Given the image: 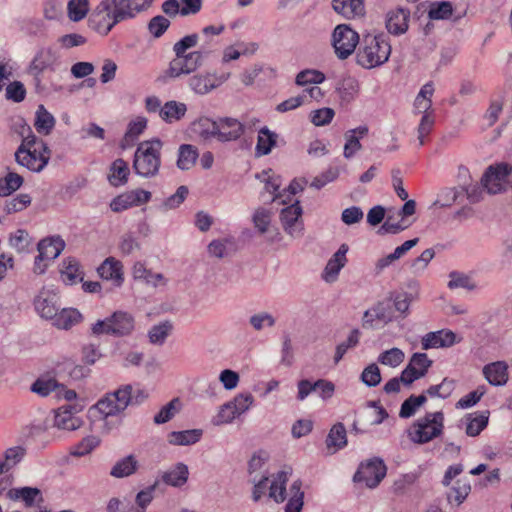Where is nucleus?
Wrapping results in <instances>:
<instances>
[{
	"label": "nucleus",
	"instance_id": "f257e3e1",
	"mask_svg": "<svg viewBox=\"0 0 512 512\" xmlns=\"http://www.w3.org/2000/svg\"><path fill=\"white\" fill-rule=\"evenodd\" d=\"M153 0H100L89 16V26L107 36L119 23L135 18L150 7Z\"/></svg>",
	"mask_w": 512,
	"mask_h": 512
},
{
	"label": "nucleus",
	"instance_id": "f03ea898",
	"mask_svg": "<svg viewBox=\"0 0 512 512\" xmlns=\"http://www.w3.org/2000/svg\"><path fill=\"white\" fill-rule=\"evenodd\" d=\"M199 42L197 33L189 34L181 38L173 45L175 58H173L168 68L164 71L163 77L177 78L181 75H187L197 70L206 60L197 50L187 52L188 49L195 47Z\"/></svg>",
	"mask_w": 512,
	"mask_h": 512
},
{
	"label": "nucleus",
	"instance_id": "7ed1b4c3",
	"mask_svg": "<svg viewBox=\"0 0 512 512\" xmlns=\"http://www.w3.org/2000/svg\"><path fill=\"white\" fill-rule=\"evenodd\" d=\"M391 55V44L384 33L366 34L356 54V62L365 69L386 63Z\"/></svg>",
	"mask_w": 512,
	"mask_h": 512
},
{
	"label": "nucleus",
	"instance_id": "20e7f679",
	"mask_svg": "<svg viewBox=\"0 0 512 512\" xmlns=\"http://www.w3.org/2000/svg\"><path fill=\"white\" fill-rule=\"evenodd\" d=\"M162 142L158 139L141 142L134 155L135 172L146 178L157 175L161 165Z\"/></svg>",
	"mask_w": 512,
	"mask_h": 512
},
{
	"label": "nucleus",
	"instance_id": "39448f33",
	"mask_svg": "<svg viewBox=\"0 0 512 512\" xmlns=\"http://www.w3.org/2000/svg\"><path fill=\"white\" fill-rule=\"evenodd\" d=\"M444 429V414L441 411L429 412L417 419L407 431L410 440L425 444L440 436Z\"/></svg>",
	"mask_w": 512,
	"mask_h": 512
},
{
	"label": "nucleus",
	"instance_id": "423d86ee",
	"mask_svg": "<svg viewBox=\"0 0 512 512\" xmlns=\"http://www.w3.org/2000/svg\"><path fill=\"white\" fill-rule=\"evenodd\" d=\"M132 402V386L127 384L119 387L116 391L108 393L100 399L89 413L92 417L100 414L103 419L123 412Z\"/></svg>",
	"mask_w": 512,
	"mask_h": 512
},
{
	"label": "nucleus",
	"instance_id": "0eeeda50",
	"mask_svg": "<svg viewBox=\"0 0 512 512\" xmlns=\"http://www.w3.org/2000/svg\"><path fill=\"white\" fill-rule=\"evenodd\" d=\"M360 42L359 34L348 24H339L332 33V45L336 56L345 60L352 55Z\"/></svg>",
	"mask_w": 512,
	"mask_h": 512
},
{
	"label": "nucleus",
	"instance_id": "6e6552de",
	"mask_svg": "<svg viewBox=\"0 0 512 512\" xmlns=\"http://www.w3.org/2000/svg\"><path fill=\"white\" fill-rule=\"evenodd\" d=\"M387 473V466L383 459L373 457L362 462L353 476L354 482H363L368 488H376L384 479Z\"/></svg>",
	"mask_w": 512,
	"mask_h": 512
},
{
	"label": "nucleus",
	"instance_id": "1a4fd4ad",
	"mask_svg": "<svg viewBox=\"0 0 512 512\" xmlns=\"http://www.w3.org/2000/svg\"><path fill=\"white\" fill-rule=\"evenodd\" d=\"M224 25H208L202 28L199 36L198 53L207 61L219 55L222 48V32Z\"/></svg>",
	"mask_w": 512,
	"mask_h": 512
},
{
	"label": "nucleus",
	"instance_id": "9d476101",
	"mask_svg": "<svg viewBox=\"0 0 512 512\" xmlns=\"http://www.w3.org/2000/svg\"><path fill=\"white\" fill-rule=\"evenodd\" d=\"M40 148L35 147L33 150L17 149L15 152L16 162L27 169L40 172L48 164L51 151L46 143H39Z\"/></svg>",
	"mask_w": 512,
	"mask_h": 512
},
{
	"label": "nucleus",
	"instance_id": "9b49d317",
	"mask_svg": "<svg viewBox=\"0 0 512 512\" xmlns=\"http://www.w3.org/2000/svg\"><path fill=\"white\" fill-rule=\"evenodd\" d=\"M189 129L192 136L204 144L224 141V134L221 132L220 124L208 117H200L193 121Z\"/></svg>",
	"mask_w": 512,
	"mask_h": 512
},
{
	"label": "nucleus",
	"instance_id": "f8f14e48",
	"mask_svg": "<svg viewBox=\"0 0 512 512\" xmlns=\"http://www.w3.org/2000/svg\"><path fill=\"white\" fill-rule=\"evenodd\" d=\"M512 172V166L508 163H498L490 165L484 172L481 178L482 186L489 194H497L502 192V183Z\"/></svg>",
	"mask_w": 512,
	"mask_h": 512
},
{
	"label": "nucleus",
	"instance_id": "ddd939ff",
	"mask_svg": "<svg viewBox=\"0 0 512 512\" xmlns=\"http://www.w3.org/2000/svg\"><path fill=\"white\" fill-rule=\"evenodd\" d=\"M83 406L78 403L62 405L55 411L54 426L58 429L74 431L83 425V421L77 416Z\"/></svg>",
	"mask_w": 512,
	"mask_h": 512
},
{
	"label": "nucleus",
	"instance_id": "4468645a",
	"mask_svg": "<svg viewBox=\"0 0 512 512\" xmlns=\"http://www.w3.org/2000/svg\"><path fill=\"white\" fill-rule=\"evenodd\" d=\"M303 210L299 201L283 208L280 212V221L284 231L292 237L302 235L303 221L301 219Z\"/></svg>",
	"mask_w": 512,
	"mask_h": 512
},
{
	"label": "nucleus",
	"instance_id": "2eb2a0df",
	"mask_svg": "<svg viewBox=\"0 0 512 512\" xmlns=\"http://www.w3.org/2000/svg\"><path fill=\"white\" fill-rule=\"evenodd\" d=\"M150 198L151 193L149 191L135 189L115 197L110 203V208L114 212H121L131 207L145 204Z\"/></svg>",
	"mask_w": 512,
	"mask_h": 512
},
{
	"label": "nucleus",
	"instance_id": "dca6fc26",
	"mask_svg": "<svg viewBox=\"0 0 512 512\" xmlns=\"http://www.w3.org/2000/svg\"><path fill=\"white\" fill-rule=\"evenodd\" d=\"M410 21V10L403 7H396L387 12L385 27L391 35L400 36L407 32Z\"/></svg>",
	"mask_w": 512,
	"mask_h": 512
},
{
	"label": "nucleus",
	"instance_id": "f3484780",
	"mask_svg": "<svg viewBox=\"0 0 512 512\" xmlns=\"http://www.w3.org/2000/svg\"><path fill=\"white\" fill-rule=\"evenodd\" d=\"M58 299L53 289L43 288L34 301L35 309L42 318L51 320L60 309Z\"/></svg>",
	"mask_w": 512,
	"mask_h": 512
},
{
	"label": "nucleus",
	"instance_id": "a211bd4d",
	"mask_svg": "<svg viewBox=\"0 0 512 512\" xmlns=\"http://www.w3.org/2000/svg\"><path fill=\"white\" fill-rule=\"evenodd\" d=\"M456 343V334L451 330H439L429 332L422 337V349L428 350L431 348L451 347Z\"/></svg>",
	"mask_w": 512,
	"mask_h": 512
},
{
	"label": "nucleus",
	"instance_id": "6ab92c4d",
	"mask_svg": "<svg viewBox=\"0 0 512 512\" xmlns=\"http://www.w3.org/2000/svg\"><path fill=\"white\" fill-rule=\"evenodd\" d=\"M222 84V78L212 73L196 74L189 79V86L197 94H207Z\"/></svg>",
	"mask_w": 512,
	"mask_h": 512
},
{
	"label": "nucleus",
	"instance_id": "aec40b11",
	"mask_svg": "<svg viewBox=\"0 0 512 512\" xmlns=\"http://www.w3.org/2000/svg\"><path fill=\"white\" fill-rule=\"evenodd\" d=\"M483 375L489 384L503 386L508 381V365L505 361H496L483 367Z\"/></svg>",
	"mask_w": 512,
	"mask_h": 512
},
{
	"label": "nucleus",
	"instance_id": "412c9836",
	"mask_svg": "<svg viewBox=\"0 0 512 512\" xmlns=\"http://www.w3.org/2000/svg\"><path fill=\"white\" fill-rule=\"evenodd\" d=\"M251 393H240L232 401L226 403V423L232 422L245 413L253 404Z\"/></svg>",
	"mask_w": 512,
	"mask_h": 512
},
{
	"label": "nucleus",
	"instance_id": "4be33fe9",
	"mask_svg": "<svg viewBox=\"0 0 512 512\" xmlns=\"http://www.w3.org/2000/svg\"><path fill=\"white\" fill-rule=\"evenodd\" d=\"M349 250L347 244L343 243L340 245L339 249L333 254V256L329 259L325 270H324V279L327 282L334 281L338 276L341 269L347 263L346 254Z\"/></svg>",
	"mask_w": 512,
	"mask_h": 512
},
{
	"label": "nucleus",
	"instance_id": "5701e85b",
	"mask_svg": "<svg viewBox=\"0 0 512 512\" xmlns=\"http://www.w3.org/2000/svg\"><path fill=\"white\" fill-rule=\"evenodd\" d=\"M122 264L113 257L106 258L98 267L97 272L102 279L112 280L117 287L123 283Z\"/></svg>",
	"mask_w": 512,
	"mask_h": 512
},
{
	"label": "nucleus",
	"instance_id": "b1692460",
	"mask_svg": "<svg viewBox=\"0 0 512 512\" xmlns=\"http://www.w3.org/2000/svg\"><path fill=\"white\" fill-rule=\"evenodd\" d=\"M332 6L336 13L347 19L362 17L366 12L364 0H332Z\"/></svg>",
	"mask_w": 512,
	"mask_h": 512
},
{
	"label": "nucleus",
	"instance_id": "393cba45",
	"mask_svg": "<svg viewBox=\"0 0 512 512\" xmlns=\"http://www.w3.org/2000/svg\"><path fill=\"white\" fill-rule=\"evenodd\" d=\"M189 476L188 466L184 463H177L172 468L161 474V480L166 485L172 487H181L187 483Z\"/></svg>",
	"mask_w": 512,
	"mask_h": 512
},
{
	"label": "nucleus",
	"instance_id": "a878e982",
	"mask_svg": "<svg viewBox=\"0 0 512 512\" xmlns=\"http://www.w3.org/2000/svg\"><path fill=\"white\" fill-rule=\"evenodd\" d=\"M132 275L135 280L143 281L153 287L165 286L166 278L161 273H154L147 269L141 262H136L132 268Z\"/></svg>",
	"mask_w": 512,
	"mask_h": 512
},
{
	"label": "nucleus",
	"instance_id": "bb28decb",
	"mask_svg": "<svg viewBox=\"0 0 512 512\" xmlns=\"http://www.w3.org/2000/svg\"><path fill=\"white\" fill-rule=\"evenodd\" d=\"M113 336H126L134 330V318L131 314L116 311L111 316Z\"/></svg>",
	"mask_w": 512,
	"mask_h": 512
},
{
	"label": "nucleus",
	"instance_id": "cd10ccee",
	"mask_svg": "<svg viewBox=\"0 0 512 512\" xmlns=\"http://www.w3.org/2000/svg\"><path fill=\"white\" fill-rule=\"evenodd\" d=\"M368 127L366 125L359 126L355 129L348 130L345 133L346 143L344 145V157L349 159L354 154L361 150L362 145L360 143V138L366 136L368 134Z\"/></svg>",
	"mask_w": 512,
	"mask_h": 512
},
{
	"label": "nucleus",
	"instance_id": "c85d7f7f",
	"mask_svg": "<svg viewBox=\"0 0 512 512\" xmlns=\"http://www.w3.org/2000/svg\"><path fill=\"white\" fill-rule=\"evenodd\" d=\"M56 61V54L51 48H42L32 60L29 70L33 75H39L44 70L51 68Z\"/></svg>",
	"mask_w": 512,
	"mask_h": 512
},
{
	"label": "nucleus",
	"instance_id": "c756f323",
	"mask_svg": "<svg viewBox=\"0 0 512 512\" xmlns=\"http://www.w3.org/2000/svg\"><path fill=\"white\" fill-rule=\"evenodd\" d=\"M65 247V242L60 237L43 239L38 244L40 260L51 261L59 256Z\"/></svg>",
	"mask_w": 512,
	"mask_h": 512
},
{
	"label": "nucleus",
	"instance_id": "7c9ffc66",
	"mask_svg": "<svg viewBox=\"0 0 512 512\" xmlns=\"http://www.w3.org/2000/svg\"><path fill=\"white\" fill-rule=\"evenodd\" d=\"M336 92L342 104H349L359 93V82L354 77H345L337 83Z\"/></svg>",
	"mask_w": 512,
	"mask_h": 512
},
{
	"label": "nucleus",
	"instance_id": "2f4dec72",
	"mask_svg": "<svg viewBox=\"0 0 512 512\" xmlns=\"http://www.w3.org/2000/svg\"><path fill=\"white\" fill-rule=\"evenodd\" d=\"M187 112L185 103L174 100L166 102L159 110L160 118L166 123H173L181 120Z\"/></svg>",
	"mask_w": 512,
	"mask_h": 512
},
{
	"label": "nucleus",
	"instance_id": "473e14b6",
	"mask_svg": "<svg viewBox=\"0 0 512 512\" xmlns=\"http://www.w3.org/2000/svg\"><path fill=\"white\" fill-rule=\"evenodd\" d=\"M129 174L127 162L118 158L110 166L108 181L112 186L119 187L127 183Z\"/></svg>",
	"mask_w": 512,
	"mask_h": 512
},
{
	"label": "nucleus",
	"instance_id": "72a5a7b5",
	"mask_svg": "<svg viewBox=\"0 0 512 512\" xmlns=\"http://www.w3.org/2000/svg\"><path fill=\"white\" fill-rule=\"evenodd\" d=\"M81 314L73 308H64L57 311V315L52 317L53 325L59 329L68 330L81 320Z\"/></svg>",
	"mask_w": 512,
	"mask_h": 512
},
{
	"label": "nucleus",
	"instance_id": "f704fd0d",
	"mask_svg": "<svg viewBox=\"0 0 512 512\" xmlns=\"http://www.w3.org/2000/svg\"><path fill=\"white\" fill-rule=\"evenodd\" d=\"M202 434L203 431L201 429L173 431L168 434V442L172 445H192L201 439Z\"/></svg>",
	"mask_w": 512,
	"mask_h": 512
},
{
	"label": "nucleus",
	"instance_id": "c9c22d12",
	"mask_svg": "<svg viewBox=\"0 0 512 512\" xmlns=\"http://www.w3.org/2000/svg\"><path fill=\"white\" fill-rule=\"evenodd\" d=\"M139 467L137 459L133 455H128L117 461L110 471V475L115 478H124L134 474Z\"/></svg>",
	"mask_w": 512,
	"mask_h": 512
},
{
	"label": "nucleus",
	"instance_id": "e433bc0d",
	"mask_svg": "<svg viewBox=\"0 0 512 512\" xmlns=\"http://www.w3.org/2000/svg\"><path fill=\"white\" fill-rule=\"evenodd\" d=\"M278 135L270 131L267 127L259 130L255 152L257 156L268 155L272 148L276 146Z\"/></svg>",
	"mask_w": 512,
	"mask_h": 512
},
{
	"label": "nucleus",
	"instance_id": "4c0bfd02",
	"mask_svg": "<svg viewBox=\"0 0 512 512\" xmlns=\"http://www.w3.org/2000/svg\"><path fill=\"white\" fill-rule=\"evenodd\" d=\"M61 277L65 284L73 285L78 281H82V272L80 271V265L74 258H67L63 260Z\"/></svg>",
	"mask_w": 512,
	"mask_h": 512
},
{
	"label": "nucleus",
	"instance_id": "58836bf2",
	"mask_svg": "<svg viewBox=\"0 0 512 512\" xmlns=\"http://www.w3.org/2000/svg\"><path fill=\"white\" fill-rule=\"evenodd\" d=\"M288 481V473L279 471L274 477L269 487V497L276 503H282L286 499V483Z\"/></svg>",
	"mask_w": 512,
	"mask_h": 512
},
{
	"label": "nucleus",
	"instance_id": "ea45409f",
	"mask_svg": "<svg viewBox=\"0 0 512 512\" xmlns=\"http://www.w3.org/2000/svg\"><path fill=\"white\" fill-rule=\"evenodd\" d=\"M471 492V485L467 478H460L456 480L451 487V491L447 495L449 503L462 504L469 493Z\"/></svg>",
	"mask_w": 512,
	"mask_h": 512
},
{
	"label": "nucleus",
	"instance_id": "a19ab883",
	"mask_svg": "<svg viewBox=\"0 0 512 512\" xmlns=\"http://www.w3.org/2000/svg\"><path fill=\"white\" fill-rule=\"evenodd\" d=\"M489 414L488 410L482 411L479 414L475 413L476 417H472L474 414H468L466 434L470 437L478 436L487 427Z\"/></svg>",
	"mask_w": 512,
	"mask_h": 512
},
{
	"label": "nucleus",
	"instance_id": "79ce46f5",
	"mask_svg": "<svg viewBox=\"0 0 512 512\" xmlns=\"http://www.w3.org/2000/svg\"><path fill=\"white\" fill-rule=\"evenodd\" d=\"M198 158V150L190 144H182L179 147L177 166L181 170L190 169Z\"/></svg>",
	"mask_w": 512,
	"mask_h": 512
},
{
	"label": "nucleus",
	"instance_id": "37998d69",
	"mask_svg": "<svg viewBox=\"0 0 512 512\" xmlns=\"http://www.w3.org/2000/svg\"><path fill=\"white\" fill-rule=\"evenodd\" d=\"M55 125V119L43 105H40L36 111L34 126L40 134L48 135Z\"/></svg>",
	"mask_w": 512,
	"mask_h": 512
},
{
	"label": "nucleus",
	"instance_id": "c03bdc74",
	"mask_svg": "<svg viewBox=\"0 0 512 512\" xmlns=\"http://www.w3.org/2000/svg\"><path fill=\"white\" fill-rule=\"evenodd\" d=\"M24 455L25 449L21 446L8 448L3 459H0V466L7 473L23 459Z\"/></svg>",
	"mask_w": 512,
	"mask_h": 512
},
{
	"label": "nucleus",
	"instance_id": "a18cd8bd",
	"mask_svg": "<svg viewBox=\"0 0 512 512\" xmlns=\"http://www.w3.org/2000/svg\"><path fill=\"white\" fill-rule=\"evenodd\" d=\"M326 444L328 447L333 446L337 449H341L346 446V429L342 423L339 422L332 426L326 438Z\"/></svg>",
	"mask_w": 512,
	"mask_h": 512
},
{
	"label": "nucleus",
	"instance_id": "49530a36",
	"mask_svg": "<svg viewBox=\"0 0 512 512\" xmlns=\"http://www.w3.org/2000/svg\"><path fill=\"white\" fill-rule=\"evenodd\" d=\"M361 332L359 329H353L348 338L336 346L334 355V362L337 364L347 353L349 349L356 347L359 344Z\"/></svg>",
	"mask_w": 512,
	"mask_h": 512
},
{
	"label": "nucleus",
	"instance_id": "de8ad7c7",
	"mask_svg": "<svg viewBox=\"0 0 512 512\" xmlns=\"http://www.w3.org/2000/svg\"><path fill=\"white\" fill-rule=\"evenodd\" d=\"M23 177L17 173L9 172L4 178L0 179V196L5 197L21 187Z\"/></svg>",
	"mask_w": 512,
	"mask_h": 512
},
{
	"label": "nucleus",
	"instance_id": "09e8293b",
	"mask_svg": "<svg viewBox=\"0 0 512 512\" xmlns=\"http://www.w3.org/2000/svg\"><path fill=\"white\" fill-rule=\"evenodd\" d=\"M389 299L393 302L394 308L397 312L406 317L409 313V307L414 297L408 292H392Z\"/></svg>",
	"mask_w": 512,
	"mask_h": 512
},
{
	"label": "nucleus",
	"instance_id": "8fccbe9b",
	"mask_svg": "<svg viewBox=\"0 0 512 512\" xmlns=\"http://www.w3.org/2000/svg\"><path fill=\"white\" fill-rule=\"evenodd\" d=\"M172 324L168 321L154 325L148 332L149 341L155 345H162L172 331Z\"/></svg>",
	"mask_w": 512,
	"mask_h": 512
},
{
	"label": "nucleus",
	"instance_id": "3c124183",
	"mask_svg": "<svg viewBox=\"0 0 512 512\" xmlns=\"http://www.w3.org/2000/svg\"><path fill=\"white\" fill-rule=\"evenodd\" d=\"M453 14V6L449 1L432 3L428 11V17L431 20H446Z\"/></svg>",
	"mask_w": 512,
	"mask_h": 512
},
{
	"label": "nucleus",
	"instance_id": "603ef678",
	"mask_svg": "<svg viewBox=\"0 0 512 512\" xmlns=\"http://www.w3.org/2000/svg\"><path fill=\"white\" fill-rule=\"evenodd\" d=\"M181 402L179 398L172 399L169 403L161 408V410L154 416L155 424H164L170 421L175 414L180 410Z\"/></svg>",
	"mask_w": 512,
	"mask_h": 512
},
{
	"label": "nucleus",
	"instance_id": "864d4df0",
	"mask_svg": "<svg viewBox=\"0 0 512 512\" xmlns=\"http://www.w3.org/2000/svg\"><path fill=\"white\" fill-rule=\"evenodd\" d=\"M325 75L319 70L305 69L300 71L295 78V83L298 86H305L308 84H320L324 82Z\"/></svg>",
	"mask_w": 512,
	"mask_h": 512
},
{
	"label": "nucleus",
	"instance_id": "5fc2aeb1",
	"mask_svg": "<svg viewBox=\"0 0 512 512\" xmlns=\"http://www.w3.org/2000/svg\"><path fill=\"white\" fill-rule=\"evenodd\" d=\"M271 219L272 212L264 207L257 208L252 217L254 226L260 234L268 232Z\"/></svg>",
	"mask_w": 512,
	"mask_h": 512
},
{
	"label": "nucleus",
	"instance_id": "6e6d98bb",
	"mask_svg": "<svg viewBox=\"0 0 512 512\" xmlns=\"http://www.w3.org/2000/svg\"><path fill=\"white\" fill-rule=\"evenodd\" d=\"M67 9L71 20L80 21L86 17L89 11V0H70Z\"/></svg>",
	"mask_w": 512,
	"mask_h": 512
},
{
	"label": "nucleus",
	"instance_id": "4d7b16f0",
	"mask_svg": "<svg viewBox=\"0 0 512 512\" xmlns=\"http://www.w3.org/2000/svg\"><path fill=\"white\" fill-rule=\"evenodd\" d=\"M8 496L12 499H22L27 506H32L36 497L40 496V490L32 487L11 489Z\"/></svg>",
	"mask_w": 512,
	"mask_h": 512
},
{
	"label": "nucleus",
	"instance_id": "13d9d810",
	"mask_svg": "<svg viewBox=\"0 0 512 512\" xmlns=\"http://www.w3.org/2000/svg\"><path fill=\"white\" fill-rule=\"evenodd\" d=\"M188 193L189 190L186 186H179L173 195L169 196L163 201L161 204V209L163 211H168L178 208L185 201Z\"/></svg>",
	"mask_w": 512,
	"mask_h": 512
},
{
	"label": "nucleus",
	"instance_id": "bf43d9fd",
	"mask_svg": "<svg viewBox=\"0 0 512 512\" xmlns=\"http://www.w3.org/2000/svg\"><path fill=\"white\" fill-rule=\"evenodd\" d=\"M404 358V352L401 349L394 347L382 352L378 357V361L386 366L397 367L404 361Z\"/></svg>",
	"mask_w": 512,
	"mask_h": 512
},
{
	"label": "nucleus",
	"instance_id": "052dcab7",
	"mask_svg": "<svg viewBox=\"0 0 512 512\" xmlns=\"http://www.w3.org/2000/svg\"><path fill=\"white\" fill-rule=\"evenodd\" d=\"M449 278L448 287L450 289L464 288L471 291L476 288V284L464 273L452 271Z\"/></svg>",
	"mask_w": 512,
	"mask_h": 512
},
{
	"label": "nucleus",
	"instance_id": "680f3d73",
	"mask_svg": "<svg viewBox=\"0 0 512 512\" xmlns=\"http://www.w3.org/2000/svg\"><path fill=\"white\" fill-rule=\"evenodd\" d=\"M100 439L97 436L91 435L83 438L71 451L74 456H84L89 454L92 450L98 447Z\"/></svg>",
	"mask_w": 512,
	"mask_h": 512
},
{
	"label": "nucleus",
	"instance_id": "e2e57ef3",
	"mask_svg": "<svg viewBox=\"0 0 512 512\" xmlns=\"http://www.w3.org/2000/svg\"><path fill=\"white\" fill-rule=\"evenodd\" d=\"M59 389V385L57 384L55 379L52 378H39L37 379L31 386V390L40 395V396H48L51 392Z\"/></svg>",
	"mask_w": 512,
	"mask_h": 512
},
{
	"label": "nucleus",
	"instance_id": "0e129e2a",
	"mask_svg": "<svg viewBox=\"0 0 512 512\" xmlns=\"http://www.w3.org/2000/svg\"><path fill=\"white\" fill-rule=\"evenodd\" d=\"M339 169L337 167H330L326 171L322 172L320 175L316 176L310 186L317 190H320L328 183L335 181L339 176Z\"/></svg>",
	"mask_w": 512,
	"mask_h": 512
},
{
	"label": "nucleus",
	"instance_id": "69168bd1",
	"mask_svg": "<svg viewBox=\"0 0 512 512\" xmlns=\"http://www.w3.org/2000/svg\"><path fill=\"white\" fill-rule=\"evenodd\" d=\"M361 381L368 387H375L381 382V373L379 367L372 363L368 365L361 373Z\"/></svg>",
	"mask_w": 512,
	"mask_h": 512
},
{
	"label": "nucleus",
	"instance_id": "338daca9",
	"mask_svg": "<svg viewBox=\"0 0 512 512\" xmlns=\"http://www.w3.org/2000/svg\"><path fill=\"white\" fill-rule=\"evenodd\" d=\"M334 115L335 112L332 108L324 107L312 111L310 114V120L315 126H324L332 121Z\"/></svg>",
	"mask_w": 512,
	"mask_h": 512
},
{
	"label": "nucleus",
	"instance_id": "774afa93",
	"mask_svg": "<svg viewBox=\"0 0 512 512\" xmlns=\"http://www.w3.org/2000/svg\"><path fill=\"white\" fill-rule=\"evenodd\" d=\"M452 390L453 381L444 378L440 384L430 386L425 393L430 397H441L445 399L450 396Z\"/></svg>",
	"mask_w": 512,
	"mask_h": 512
}]
</instances>
